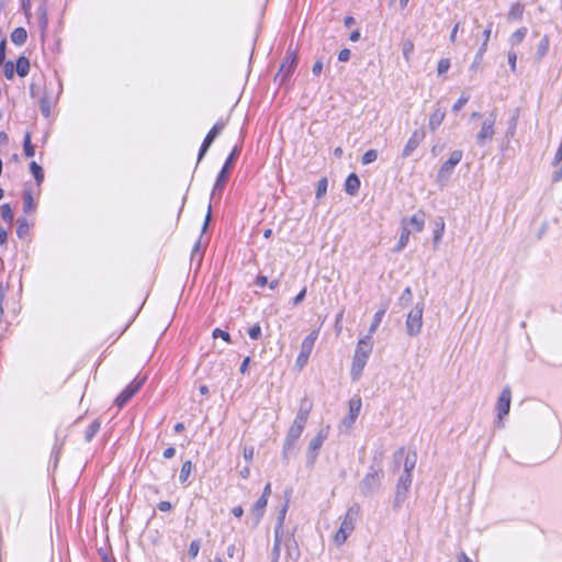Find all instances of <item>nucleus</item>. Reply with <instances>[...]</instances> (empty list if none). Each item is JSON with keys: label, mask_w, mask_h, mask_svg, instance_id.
<instances>
[{"label": "nucleus", "mask_w": 562, "mask_h": 562, "mask_svg": "<svg viewBox=\"0 0 562 562\" xmlns=\"http://www.w3.org/2000/svg\"><path fill=\"white\" fill-rule=\"evenodd\" d=\"M372 352V337L370 335L359 339L352 359L351 378L358 380L367 364L368 358Z\"/></svg>", "instance_id": "f257e3e1"}, {"label": "nucleus", "mask_w": 562, "mask_h": 562, "mask_svg": "<svg viewBox=\"0 0 562 562\" xmlns=\"http://www.w3.org/2000/svg\"><path fill=\"white\" fill-rule=\"evenodd\" d=\"M359 512H360V507L357 504H355L348 508V510L341 521V525L334 537V541L338 547L342 546L347 541L348 537L355 530V526H356V521L359 516Z\"/></svg>", "instance_id": "f03ea898"}, {"label": "nucleus", "mask_w": 562, "mask_h": 562, "mask_svg": "<svg viewBox=\"0 0 562 562\" xmlns=\"http://www.w3.org/2000/svg\"><path fill=\"white\" fill-rule=\"evenodd\" d=\"M424 304L417 303L407 314L405 327L409 336H417L423 327Z\"/></svg>", "instance_id": "7ed1b4c3"}, {"label": "nucleus", "mask_w": 562, "mask_h": 562, "mask_svg": "<svg viewBox=\"0 0 562 562\" xmlns=\"http://www.w3.org/2000/svg\"><path fill=\"white\" fill-rule=\"evenodd\" d=\"M306 424L293 420L283 443V457L286 459L289 454L295 449L296 441L301 437Z\"/></svg>", "instance_id": "20e7f679"}, {"label": "nucleus", "mask_w": 562, "mask_h": 562, "mask_svg": "<svg viewBox=\"0 0 562 562\" xmlns=\"http://www.w3.org/2000/svg\"><path fill=\"white\" fill-rule=\"evenodd\" d=\"M496 122V114L491 112L482 123L480 132L476 134V144L479 146H485L487 142L493 139L495 134L494 125Z\"/></svg>", "instance_id": "39448f33"}, {"label": "nucleus", "mask_w": 562, "mask_h": 562, "mask_svg": "<svg viewBox=\"0 0 562 562\" xmlns=\"http://www.w3.org/2000/svg\"><path fill=\"white\" fill-rule=\"evenodd\" d=\"M238 154H239V149L237 146H235V148L233 149L231 155L227 157L221 172L217 176L216 182H215L213 191H212V198H214L217 193H221L223 191L224 183L227 180L228 171H229L232 165L234 164L236 157L238 156Z\"/></svg>", "instance_id": "423d86ee"}, {"label": "nucleus", "mask_w": 562, "mask_h": 562, "mask_svg": "<svg viewBox=\"0 0 562 562\" xmlns=\"http://www.w3.org/2000/svg\"><path fill=\"white\" fill-rule=\"evenodd\" d=\"M296 54L294 52L288 50L284 60L281 64L278 74L276 75V80H278L280 83L285 82L296 68Z\"/></svg>", "instance_id": "0eeeda50"}, {"label": "nucleus", "mask_w": 562, "mask_h": 562, "mask_svg": "<svg viewBox=\"0 0 562 562\" xmlns=\"http://www.w3.org/2000/svg\"><path fill=\"white\" fill-rule=\"evenodd\" d=\"M382 475V470H374L367 473L359 486L361 493L366 496L372 495L380 486Z\"/></svg>", "instance_id": "6e6552de"}, {"label": "nucleus", "mask_w": 562, "mask_h": 562, "mask_svg": "<svg viewBox=\"0 0 562 562\" xmlns=\"http://www.w3.org/2000/svg\"><path fill=\"white\" fill-rule=\"evenodd\" d=\"M412 485V475L402 474L396 485V493L393 502V508L398 509L407 498L408 490Z\"/></svg>", "instance_id": "1a4fd4ad"}, {"label": "nucleus", "mask_w": 562, "mask_h": 562, "mask_svg": "<svg viewBox=\"0 0 562 562\" xmlns=\"http://www.w3.org/2000/svg\"><path fill=\"white\" fill-rule=\"evenodd\" d=\"M326 438L327 432L322 429L314 438L311 439L306 451V460L308 467H314L318 452Z\"/></svg>", "instance_id": "9d476101"}, {"label": "nucleus", "mask_w": 562, "mask_h": 562, "mask_svg": "<svg viewBox=\"0 0 562 562\" xmlns=\"http://www.w3.org/2000/svg\"><path fill=\"white\" fill-rule=\"evenodd\" d=\"M146 380V376L136 378L133 382H131L115 398V404L117 407L124 406L142 387Z\"/></svg>", "instance_id": "9b49d317"}, {"label": "nucleus", "mask_w": 562, "mask_h": 562, "mask_svg": "<svg viewBox=\"0 0 562 562\" xmlns=\"http://www.w3.org/2000/svg\"><path fill=\"white\" fill-rule=\"evenodd\" d=\"M463 153L459 149L453 150L449 158L442 164L438 171V181L447 180L452 173L453 168L461 161Z\"/></svg>", "instance_id": "f8f14e48"}, {"label": "nucleus", "mask_w": 562, "mask_h": 562, "mask_svg": "<svg viewBox=\"0 0 562 562\" xmlns=\"http://www.w3.org/2000/svg\"><path fill=\"white\" fill-rule=\"evenodd\" d=\"M225 127V123L224 122H217L211 130L210 132L207 133V135L205 136L203 143H202V146L200 148V153H199V157H198V161H200L203 156L206 154V151L209 150L210 146L212 145V143L214 142V139L217 137V135L224 130Z\"/></svg>", "instance_id": "ddd939ff"}, {"label": "nucleus", "mask_w": 562, "mask_h": 562, "mask_svg": "<svg viewBox=\"0 0 562 562\" xmlns=\"http://www.w3.org/2000/svg\"><path fill=\"white\" fill-rule=\"evenodd\" d=\"M512 392L509 386H505L497 400L496 409L497 417L501 420L504 416L509 413L510 408Z\"/></svg>", "instance_id": "4468645a"}, {"label": "nucleus", "mask_w": 562, "mask_h": 562, "mask_svg": "<svg viewBox=\"0 0 562 562\" xmlns=\"http://www.w3.org/2000/svg\"><path fill=\"white\" fill-rule=\"evenodd\" d=\"M426 133L424 130H415L407 140L406 145L403 148L402 156L404 158L409 157L413 151L419 146V144L424 140Z\"/></svg>", "instance_id": "2eb2a0df"}, {"label": "nucleus", "mask_w": 562, "mask_h": 562, "mask_svg": "<svg viewBox=\"0 0 562 562\" xmlns=\"http://www.w3.org/2000/svg\"><path fill=\"white\" fill-rule=\"evenodd\" d=\"M425 213L418 211L411 217H405L401 222V226H407L412 232H422L425 226Z\"/></svg>", "instance_id": "dca6fc26"}, {"label": "nucleus", "mask_w": 562, "mask_h": 562, "mask_svg": "<svg viewBox=\"0 0 562 562\" xmlns=\"http://www.w3.org/2000/svg\"><path fill=\"white\" fill-rule=\"evenodd\" d=\"M405 454V450L404 448H400L395 454H394V458L395 460H400L404 457V472L402 474H408V475H412V471L414 470L415 468V464H416V453L415 452H407L406 456Z\"/></svg>", "instance_id": "f3484780"}, {"label": "nucleus", "mask_w": 562, "mask_h": 562, "mask_svg": "<svg viewBox=\"0 0 562 562\" xmlns=\"http://www.w3.org/2000/svg\"><path fill=\"white\" fill-rule=\"evenodd\" d=\"M445 116H446V109L443 106H440L439 102H438L436 105V109L429 116V122H428L429 130L431 132H435L440 126L442 121L445 120Z\"/></svg>", "instance_id": "a211bd4d"}, {"label": "nucleus", "mask_w": 562, "mask_h": 562, "mask_svg": "<svg viewBox=\"0 0 562 562\" xmlns=\"http://www.w3.org/2000/svg\"><path fill=\"white\" fill-rule=\"evenodd\" d=\"M360 409H361V398L360 397L351 398L349 401V414L342 420V423L347 426H351L355 423V420L357 419V417L360 413Z\"/></svg>", "instance_id": "6ab92c4d"}, {"label": "nucleus", "mask_w": 562, "mask_h": 562, "mask_svg": "<svg viewBox=\"0 0 562 562\" xmlns=\"http://www.w3.org/2000/svg\"><path fill=\"white\" fill-rule=\"evenodd\" d=\"M267 504L268 501L265 497H259L254 504L250 515L254 517L255 524H258L262 518Z\"/></svg>", "instance_id": "aec40b11"}, {"label": "nucleus", "mask_w": 562, "mask_h": 562, "mask_svg": "<svg viewBox=\"0 0 562 562\" xmlns=\"http://www.w3.org/2000/svg\"><path fill=\"white\" fill-rule=\"evenodd\" d=\"M318 337V331L317 330H313L311 331L302 341L301 344V352L307 355V356H311L312 353V350L314 348V345H315V341Z\"/></svg>", "instance_id": "412c9836"}, {"label": "nucleus", "mask_w": 562, "mask_h": 562, "mask_svg": "<svg viewBox=\"0 0 562 562\" xmlns=\"http://www.w3.org/2000/svg\"><path fill=\"white\" fill-rule=\"evenodd\" d=\"M360 188V180L356 173H350L345 182V190L348 194L355 195Z\"/></svg>", "instance_id": "4be33fe9"}, {"label": "nucleus", "mask_w": 562, "mask_h": 562, "mask_svg": "<svg viewBox=\"0 0 562 562\" xmlns=\"http://www.w3.org/2000/svg\"><path fill=\"white\" fill-rule=\"evenodd\" d=\"M445 232V222L442 217H438L435 222V229H434V248H437L439 245L442 235Z\"/></svg>", "instance_id": "5701e85b"}, {"label": "nucleus", "mask_w": 562, "mask_h": 562, "mask_svg": "<svg viewBox=\"0 0 562 562\" xmlns=\"http://www.w3.org/2000/svg\"><path fill=\"white\" fill-rule=\"evenodd\" d=\"M387 310V304H384L381 306V308L374 314L373 316V321L370 325V328H369V334L370 336H372V334L376 330V328L379 327V325L381 324L382 322V318L385 314Z\"/></svg>", "instance_id": "b1692460"}, {"label": "nucleus", "mask_w": 562, "mask_h": 562, "mask_svg": "<svg viewBox=\"0 0 562 562\" xmlns=\"http://www.w3.org/2000/svg\"><path fill=\"white\" fill-rule=\"evenodd\" d=\"M27 40V32L23 27H16L11 33V41L15 45H23Z\"/></svg>", "instance_id": "393cba45"}, {"label": "nucleus", "mask_w": 562, "mask_h": 562, "mask_svg": "<svg viewBox=\"0 0 562 562\" xmlns=\"http://www.w3.org/2000/svg\"><path fill=\"white\" fill-rule=\"evenodd\" d=\"M15 71L20 77H25L30 71V60L25 56H20L16 60Z\"/></svg>", "instance_id": "a878e982"}, {"label": "nucleus", "mask_w": 562, "mask_h": 562, "mask_svg": "<svg viewBox=\"0 0 562 562\" xmlns=\"http://www.w3.org/2000/svg\"><path fill=\"white\" fill-rule=\"evenodd\" d=\"M401 227H402V231H401L397 246L395 248L396 251H401L406 247V245L408 244V240H409V235L412 233V229L408 228L407 226H401Z\"/></svg>", "instance_id": "bb28decb"}, {"label": "nucleus", "mask_w": 562, "mask_h": 562, "mask_svg": "<svg viewBox=\"0 0 562 562\" xmlns=\"http://www.w3.org/2000/svg\"><path fill=\"white\" fill-rule=\"evenodd\" d=\"M522 13H524V5L521 3H514L509 9L507 20L508 21L520 20L522 18Z\"/></svg>", "instance_id": "cd10ccee"}, {"label": "nucleus", "mask_w": 562, "mask_h": 562, "mask_svg": "<svg viewBox=\"0 0 562 562\" xmlns=\"http://www.w3.org/2000/svg\"><path fill=\"white\" fill-rule=\"evenodd\" d=\"M286 551L290 559L296 561L300 558V550L293 538L288 539Z\"/></svg>", "instance_id": "c85d7f7f"}, {"label": "nucleus", "mask_w": 562, "mask_h": 562, "mask_svg": "<svg viewBox=\"0 0 562 562\" xmlns=\"http://www.w3.org/2000/svg\"><path fill=\"white\" fill-rule=\"evenodd\" d=\"M30 169L37 184H41L44 179L43 168L36 161H32L30 165Z\"/></svg>", "instance_id": "c756f323"}, {"label": "nucleus", "mask_w": 562, "mask_h": 562, "mask_svg": "<svg viewBox=\"0 0 562 562\" xmlns=\"http://www.w3.org/2000/svg\"><path fill=\"white\" fill-rule=\"evenodd\" d=\"M35 209V204L33 201L32 193L30 191H24L23 194V211L25 213L32 212Z\"/></svg>", "instance_id": "7c9ffc66"}, {"label": "nucleus", "mask_w": 562, "mask_h": 562, "mask_svg": "<svg viewBox=\"0 0 562 562\" xmlns=\"http://www.w3.org/2000/svg\"><path fill=\"white\" fill-rule=\"evenodd\" d=\"M526 34H527V29L526 27L518 29L516 32H514L512 34V36H510V44L513 46L520 44L524 41Z\"/></svg>", "instance_id": "2f4dec72"}, {"label": "nucleus", "mask_w": 562, "mask_h": 562, "mask_svg": "<svg viewBox=\"0 0 562 562\" xmlns=\"http://www.w3.org/2000/svg\"><path fill=\"white\" fill-rule=\"evenodd\" d=\"M24 155L26 157H33L35 155L34 146L31 143V134L27 132L23 140Z\"/></svg>", "instance_id": "473e14b6"}, {"label": "nucleus", "mask_w": 562, "mask_h": 562, "mask_svg": "<svg viewBox=\"0 0 562 562\" xmlns=\"http://www.w3.org/2000/svg\"><path fill=\"white\" fill-rule=\"evenodd\" d=\"M192 468H193V465H192L191 461H186L182 464L181 470H180V475H179V480L181 483H184L188 480V477L191 474Z\"/></svg>", "instance_id": "72a5a7b5"}, {"label": "nucleus", "mask_w": 562, "mask_h": 562, "mask_svg": "<svg viewBox=\"0 0 562 562\" xmlns=\"http://www.w3.org/2000/svg\"><path fill=\"white\" fill-rule=\"evenodd\" d=\"M0 213H1V217L3 221L8 222V223H12L13 221V212H12V209L9 204H2L0 206Z\"/></svg>", "instance_id": "f704fd0d"}, {"label": "nucleus", "mask_w": 562, "mask_h": 562, "mask_svg": "<svg viewBox=\"0 0 562 562\" xmlns=\"http://www.w3.org/2000/svg\"><path fill=\"white\" fill-rule=\"evenodd\" d=\"M402 50L404 58L408 61L414 52V43L411 40H405L402 44Z\"/></svg>", "instance_id": "c9c22d12"}, {"label": "nucleus", "mask_w": 562, "mask_h": 562, "mask_svg": "<svg viewBox=\"0 0 562 562\" xmlns=\"http://www.w3.org/2000/svg\"><path fill=\"white\" fill-rule=\"evenodd\" d=\"M99 429H100V423L98 420L92 422L86 431V435H85L86 440L90 441L95 436V434L99 431Z\"/></svg>", "instance_id": "e433bc0d"}, {"label": "nucleus", "mask_w": 562, "mask_h": 562, "mask_svg": "<svg viewBox=\"0 0 562 562\" xmlns=\"http://www.w3.org/2000/svg\"><path fill=\"white\" fill-rule=\"evenodd\" d=\"M226 553H227V557L231 558V559L234 558L237 554H239L240 561L244 558V549L238 548L236 543H231L227 547Z\"/></svg>", "instance_id": "4c0bfd02"}, {"label": "nucleus", "mask_w": 562, "mask_h": 562, "mask_svg": "<svg viewBox=\"0 0 562 562\" xmlns=\"http://www.w3.org/2000/svg\"><path fill=\"white\" fill-rule=\"evenodd\" d=\"M378 158V151L375 149H369L366 151L361 158V162L363 165H369L373 161H375Z\"/></svg>", "instance_id": "58836bf2"}, {"label": "nucleus", "mask_w": 562, "mask_h": 562, "mask_svg": "<svg viewBox=\"0 0 562 562\" xmlns=\"http://www.w3.org/2000/svg\"><path fill=\"white\" fill-rule=\"evenodd\" d=\"M412 299H413L412 289L407 286L406 289H404V291L402 292V294L400 296V304L402 306H407L411 303Z\"/></svg>", "instance_id": "ea45409f"}, {"label": "nucleus", "mask_w": 562, "mask_h": 562, "mask_svg": "<svg viewBox=\"0 0 562 562\" xmlns=\"http://www.w3.org/2000/svg\"><path fill=\"white\" fill-rule=\"evenodd\" d=\"M328 181L326 178H322L317 183L316 198L322 199L327 192Z\"/></svg>", "instance_id": "a19ab883"}, {"label": "nucleus", "mask_w": 562, "mask_h": 562, "mask_svg": "<svg viewBox=\"0 0 562 562\" xmlns=\"http://www.w3.org/2000/svg\"><path fill=\"white\" fill-rule=\"evenodd\" d=\"M548 49H549V38L547 36H544L538 45V50H537L538 56L543 57L548 53Z\"/></svg>", "instance_id": "79ce46f5"}, {"label": "nucleus", "mask_w": 562, "mask_h": 562, "mask_svg": "<svg viewBox=\"0 0 562 562\" xmlns=\"http://www.w3.org/2000/svg\"><path fill=\"white\" fill-rule=\"evenodd\" d=\"M2 65L4 66L3 70H4L5 78L9 80L13 79L14 71H15L13 61L9 60V61L3 63Z\"/></svg>", "instance_id": "37998d69"}, {"label": "nucleus", "mask_w": 562, "mask_h": 562, "mask_svg": "<svg viewBox=\"0 0 562 562\" xmlns=\"http://www.w3.org/2000/svg\"><path fill=\"white\" fill-rule=\"evenodd\" d=\"M469 99V94L462 93L458 101L453 104L452 110L454 112L460 111L468 103Z\"/></svg>", "instance_id": "c03bdc74"}, {"label": "nucleus", "mask_w": 562, "mask_h": 562, "mask_svg": "<svg viewBox=\"0 0 562 562\" xmlns=\"http://www.w3.org/2000/svg\"><path fill=\"white\" fill-rule=\"evenodd\" d=\"M40 110L45 117L49 116L50 106H49V102L46 98L40 99Z\"/></svg>", "instance_id": "a18cd8bd"}, {"label": "nucleus", "mask_w": 562, "mask_h": 562, "mask_svg": "<svg viewBox=\"0 0 562 562\" xmlns=\"http://www.w3.org/2000/svg\"><path fill=\"white\" fill-rule=\"evenodd\" d=\"M450 68V60L448 58H442L438 63L437 71L438 75H443Z\"/></svg>", "instance_id": "49530a36"}, {"label": "nucleus", "mask_w": 562, "mask_h": 562, "mask_svg": "<svg viewBox=\"0 0 562 562\" xmlns=\"http://www.w3.org/2000/svg\"><path fill=\"white\" fill-rule=\"evenodd\" d=\"M199 551H200V541L199 540L191 541L190 547H189V555L192 559H195L199 554Z\"/></svg>", "instance_id": "de8ad7c7"}, {"label": "nucleus", "mask_w": 562, "mask_h": 562, "mask_svg": "<svg viewBox=\"0 0 562 562\" xmlns=\"http://www.w3.org/2000/svg\"><path fill=\"white\" fill-rule=\"evenodd\" d=\"M248 335L251 339H259L261 337V327L259 324H255L248 329Z\"/></svg>", "instance_id": "09e8293b"}, {"label": "nucleus", "mask_w": 562, "mask_h": 562, "mask_svg": "<svg viewBox=\"0 0 562 562\" xmlns=\"http://www.w3.org/2000/svg\"><path fill=\"white\" fill-rule=\"evenodd\" d=\"M310 356L300 351L297 358L295 360V364L299 369H303V367L307 363Z\"/></svg>", "instance_id": "8fccbe9b"}, {"label": "nucleus", "mask_w": 562, "mask_h": 562, "mask_svg": "<svg viewBox=\"0 0 562 562\" xmlns=\"http://www.w3.org/2000/svg\"><path fill=\"white\" fill-rule=\"evenodd\" d=\"M308 415L310 413H307L306 411L304 409H301L299 407V411L296 413V416L294 418L295 422H299V423H303V424H306L307 423V419H308Z\"/></svg>", "instance_id": "3c124183"}, {"label": "nucleus", "mask_w": 562, "mask_h": 562, "mask_svg": "<svg viewBox=\"0 0 562 562\" xmlns=\"http://www.w3.org/2000/svg\"><path fill=\"white\" fill-rule=\"evenodd\" d=\"M213 337H214V338H218V337H221V338H222L223 340H225L226 342H231V335H229L227 331L222 330V329H220V328L214 329V331H213Z\"/></svg>", "instance_id": "603ef678"}, {"label": "nucleus", "mask_w": 562, "mask_h": 562, "mask_svg": "<svg viewBox=\"0 0 562 562\" xmlns=\"http://www.w3.org/2000/svg\"><path fill=\"white\" fill-rule=\"evenodd\" d=\"M254 453H255V449L254 447H244L243 449V456H244V459L247 461V462H250L254 458Z\"/></svg>", "instance_id": "864d4df0"}, {"label": "nucleus", "mask_w": 562, "mask_h": 562, "mask_svg": "<svg viewBox=\"0 0 562 562\" xmlns=\"http://www.w3.org/2000/svg\"><path fill=\"white\" fill-rule=\"evenodd\" d=\"M286 509H288V506L285 505L280 510L279 516H278V522H277L276 527L283 529V524H284V519H285Z\"/></svg>", "instance_id": "5fc2aeb1"}, {"label": "nucleus", "mask_w": 562, "mask_h": 562, "mask_svg": "<svg viewBox=\"0 0 562 562\" xmlns=\"http://www.w3.org/2000/svg\"><path fill=\"white\" fill-rule=\"evenodd\" d=\"M351 52L348 48H344L338 54L339 61H348L350 59Z\"/></svg>", "instance_id": "6e6d98bb"}, {"label": "nucleus", "mask_w": 562, "mask_h": 562, "mask_svg": "<svg viewBox=\"0 0 562 562\" xmlns=\"http://www.w3.org/2000/svg\"><path fill=\"white\" fill-rule=\"evenodd\" d=\"M516 60H517V55L515 52H509L508 53V63L510 65V69L512 71H515L516 70Z\"/></svg>", "instance_id": "4d7b16f0"}, {"label": "nucleus", "mask_w": 562, "mask_h": 562, "mask_svg": "<svg viewBox=\"0 0 562 562\" xmlns=\"http://www.w3.org/2000/svg\"><path fill=\"white\" fill-rule=\"evenodd\" d=\"M280 551H281V547H279L278 543H274L273 548H272V552H271L272 562H278V560L280 558Z\"/></svg>", "instance_id": "13d9d810"}, {"label": "nucleus", "mask_w": 562, "mask_h": 562, "mask_svg": "<svg viewBox=\"0 0 562 562\" xmlns=\"http://www.w3.org/2000/svg\"><path fill=\"white\" fill-rule=\"evenodd\" d=\"M305 295H306V289L304 288L303 290H301V292L294 297L293 300V305H299L300 303L303 302V300L305 299Z\"/></svg>", "instance_id": "bf43d9fd"}, {"label": "nucleus", "mask_w": 562, "mask_h": 562, "mask_svg": "<svg viewBox=\"0 0 562 562\" xmlns=\"http://www.w3.org/2000/svg\"><path fill=\"white\" fill-rule=\"evenodd\" d=\"M459 27H460V23H459V22H457V23L454 24V26L452 27L451 33H450V36H449V40H450V42H451V43H456V41H457V34H458Z\"/></svg>", "instance_id": "052dcab7"}, {"label": "nucleus", "mask_w": 562, "mask_h": 562, "mask_svg": "<svg viewBox=\"0 0 562 562\" xmlns=\"http://www.w3.org/2000/svg\"><path fill=\"white\" fill-rule=\"evenodd\" d=\"M300 408L310 413L312 409V403L306 397H304L300 403Z\"/></svg>", "instance_id": "680f3d73"}, {"label": "nucleus", "mask_w": 562, "mask_h": 562, "mask_svg": "<svg viewBox=\"0 0 562 562\" xmlns=\"http://www.w3.org/2000/svg\"><path fill=\"white\" fill-rule=\"evenodd\" d=\"M157 507L160 512H169L172 508V505L170 502L162 501L158 504Z\"/></svg>", "instance_id": "e2e57ef3"}, {"label": "nucleus", "mask_w": 562, "mask_h": 562, "mask_svg": "<svg viewBox=\"0 0 562 562\" xmlns=\"http://www.w3.org/2000/svg\"><path fill=\"white\" fill-rule=\"evenodd\" d=\"M323 70V63L321 60H317L315 61V64L313 65V68H312V72L315 75V76H318Z\"/></svg>", "instance_id": "0e129e2a"}, {"label": "nucleus", "mask_w": 562, "mask_h": 562, "mask_svg": "<svg viewBox=\"0 0 562 562\" xmlns=\"http://www.w3.org/2000/svg\"><path fill=\"white\" fill-rule=\"evenodd\" d=\"M559 169L554 171L553 173V181H560L562 179V161L560 164H555Z\"/></svg>", "instance_id": "69168bd1"}, {"label": "nucleus", "mask_w": 562, "mask_h": 562, "mask_svg": "<svg viewBox=\"0 0 562 562\" xmlns=\"http://www.w3.org/2000/svg\"><path fill=\"white\" fill-rule=\"evenodd\" d=\"M559 169L554 171L553 173V181H560L562 179V161L560 164H555Z\"/></svg>", "instance_id": "338daca9"}, {"label": "nucleus", "mask_w": 562, "mask_h": 562, "mask_svg": "<svg viewBox=\"0 0 562 562\" xmlns=\"http://www.w3.org/2000/svg\"><path fill=\"white\" fill-rule=\"evenodd\" d=\"M562 161V140L561 144L557 150L555 157H554V164H560Z\"/></svg>", "instance_id": "774afa93"}]
</instances>
